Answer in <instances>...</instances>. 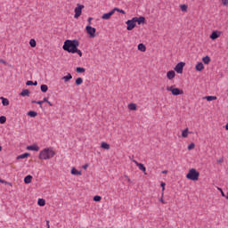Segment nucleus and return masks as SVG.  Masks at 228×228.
I'll use <instances>...</instances> for the list:
<instances>
[{"instance_id": "nucleus-41", "label": "nucleus", "mask_w": 228, "mask_h": 228, "mask_svg": "<svg viewBox=\"0 0 228 228\" xmlns=\"http://www.w3.org/2000/svg\"><path fill=\"white\" fill-rule=\"evenodd\" d=\"M217 190H218V191H220L222 197H225V193L224 192V191L222 190V188L217 187Z\"/></svg>"}, {"instance_id": "nucleus-42", "label": "nucleus", "mask_w": 228, "mask_h": 228, "mask_svg": "<svg viewBox=\"0 0 228 228\" xmlns=\"http://www.w3.org/2000/svg\"><path fill=\"white\" fill-rule=\"evenodd\" d=\"M27 86H33V81L28 80L26 82Z\"/></svg>"}, {"instance_id": "nucleus-29", "label": "nucleus", "mask_w": 228, "mask_h": 228, "mask_svg": "<svg viewBox=\"0 0 228 228\" xmlns=\"http://www.w3.org/2000/svg\"><path fill=\"white\" fill-rule=\"evenodd\" d=\"M77 86H79L80 85H83V78L82 77H77L75 81Z\"/></svg>"}, {"instance_id": "nucleus-40", "label": "nucleus", "mask_w": 228, "mask_h": 228, "mask_svg": "<svg viewBox=\"0 0 228 228\" xmlns=\"http://www.w3.org/2000/svg\"><path fill=\"white\" fill-rule=\"evenodd\" d=\"M32 102L35 103V104H39L40 108H42V104H44V102H42V101H38V102L33 101Z\"/></svg>"}, {"instance_id": "nucleus-44", "label": "nucleus", "mask_w": 228, "mask_h": 228, "mask_svg": "<svg viewBox=\"0 0 228 228\" xmlns=\"http://www.w3.org/2000/svg\"><path fill=\"white\" fill-rule=\"evenodd\" d=\"M93 19H94V18H92V17H89V18H88V20H87L88 22H89V25H88V26H91V25H92V20H93Z\"/></svg>"}, {"instance_id": "nucleus-50", "label": "nucleus", "mask_w": 228, "mask_h": 228, "mask_svg": "<svg viewBox=\"0 0 228 228\" xmlns=\"http://www.w3.org/2000/svg\"><path fill=\"white\" fill-rule=\"evenodd\" d=\"M217 163H224V159L217 160Z\"/></svg>"}, {"instance_id": "nucleus-7", "label": "nucleus", "mask_w": 228, "mask_h": 228, "mask_svg": "<svg viewBox=\"0 0 228 228\" xmlns=\"http://www.w3.org/2000/svg\"><path fill=\"white\" fill-rule=\"evenodd\" d=\"M86 33L89 35L90 38H95V32L97 29L95 28H93L90 25H87L86 27Z\"/></svg>"}, {"instance_id": "nucleus-18", "label": "nucleus", "mask_w": 228, "mask_h": 228, "mask_svg": "<svg viewBox=\"0 0 228 228\" xmlns=\"http://www.w3.org/2000/svg\"><path fill=\"white\" fill-rule=\"evenodd\" d=\"M32 180H33V176L31 175H28L24 178V183L25 184H29Z\"/></svg>"}, {"instance_id": "nucleus-49", "label": "nucleus", "mask_w": 228, "mask_h": 228, "mask_svg": "<svg viewBox=\"0 0 228 228\" xmlns=\"http://www.w3.org/2000/svg\"><path fill=\"white\" fill-rule=\"evenodd\" d=\"M37 85H38V82H37V81L33 82V84H32V86H37Z\"/></svg>"}, {"instance_id": "nucleus-5", "label": "nucleus", "mask_w": 228, "mask_h": 228, "mask_svg": "<svg viewBox=\"0 0 228 228\" xmlns=\"http://www.w3.org/2000/svg\"><path fill=\"white\" fill-rule=\"evenodd\" d=\"M85 8V5L83 4H77V7L75 8L74 12V19H79L81 17V13H83V9Z\"/></svg>"}, {"instance_id": "nucleus-32", "label": "nucleus", "mask_w": 228, "mask_h": 228, "mask_svg": "<svg viewBox=\"0 0 228 228\" xmlns=\"http://www.w3.org/2000/svg\"><path fill=\"white\" fill-rule=\"evenodd\" d=\"M29 45L30 47H37V41L35 39H30L29 40Z\"/></svg>"}, {"instance_id": "nucleus-19", "label": "nucleus", "mask_w": 228, "mask_h": 228, "mask_svg": "<svg viewBox=\"0 0 228 228\" xmlns=\"http://www.w3.org/2000/svg\"><path fill=\"white\" fill-rule=\"evenodd\" d=\"M128 110L130 111H136V110H137L136 103H129L128 104Z\"/></svg>"}, {"instance_id": "nucleus-10", "label": "nucleus", "mask_w": 228, "mask_h": 228, "mask_svg": "<svg viewBox=\"0 0 228 228\" xmlns=\"http://www.w3.org/2000/svg\"><path fill=\"white\" fill-rule=\"evenodd\" d=\"M220 37H222V31L219 30L213 31L210 35L211 40H216V38H220Z\"/></svg>"}, {"instance_id": "nucleus-43", "label": "nucleus", "mask_w": 228, "mask_h": 228, "mask_svg": "<svg viewBox=\"0 0 228 228\" xmlns=\"http://www.w3.org/2000/svg\"><path fill=\"white\" fill-rule=\"evenodd\" d=\"M222 3L224 6L228 5V0H222Z\"/></svg>"}, {"instance_id": "nucleus-11", "label": "nucleus", "mask_w": 228, "mask_h": 228, "mask_svg": "<svg viewBox=\"0 0 228 228\" xmlns=\"http://www.w3.org/2000/svg\"><path fill=\"white\" fill-rule=\"evenodd\" d=\"M115 13V10H111L110 12H107V13H104L102 16V19L103 20H108L109 19H111V16Z\"/></svg>"}, {"instance_id": "nucleus-27", "label": "nucleus", "mask_w": 228, "mask_h": 228, "mask_svg": "<svg viewBox=\"0 0 228 228\" xmlns=\"http://www.w3.org/2000/svg\"><path fill=\"white\" fill-rule=\"evenodd\" d=\"M37 204H38L40 207L43 208L44 206H45V200H44V199H38Z\"/></svg>"}, {"instance_id": "nucleus-8", "label": "nucleus", "mask_w": 228, "mask_h": 228, "mask_svg": "<svg viewBox=\"0 0 228 228\" xmlns=\"http://www.w3.org/2000/svg\"><path fill=\"white\" fill-rule=\"evenodd\" d=\"M184 65H186V63L184 62H179L175 65V71L177 73V74H183V70L184 69Z\"/></svg>"}, {"instance_id": "nucleus-56", "label": "nucleus", "mask_w": 228, "mask_h": 228, "mask_svg": "<svg viewBox=\"0 0 228 228\" xmlns=\"http://www.w3.org/2000/svg\"><path fill=\"white\" fill-rule=\"evenodd\" d=\"M0 63H4V60H0Z\"/></svg>"}, {"instance_id": "nucleus-17", "label": "nucleus", "mask_w": 228, "mask_h": 228, "mask_svg": "<svg viewBox=\"0 0 228 228\" xmlns=\"http://www.w3.org/2000/svg\"><path fill=\"white\" fill-rule=\"evenodd\" d=\"M202 61L205 63V65H209V63H211V58L207 55L202 58Z\"/></svg>"}, {"instance_id": "nucleus-46", "label": "nucleus", "mask_w": 228, "mask_h": 228, "mask_svg": "<svg viewBox=\"0 0 228 228\" xmlns=\"http://www.w3.org/2000/svg\"><path fill=\"white\" fill-rule=\"evenodd\" d=\"M82 168H83L84 170H86V168H88V164H85V165L82 167Z\"/></svg>"}, {"instance_id": "nucleus-6", "label": "nucleus", "mask_w": 228, "mask_h": 228, "mask_svg": "<svg viewBox=\"0 0 228 228\" xmlns=\"http://www.w3.org/2000/svg\"><path fill=\"white\" fill-rule=\"evenodd\" d=\"M126 29L127 31H133V29H134V28H136V20L134 18H133L132 20H128L126 22Z\"/></svg>"}, {"instance_id": "nucleus-37", "label": "nucleus", "mask_w": 228, "mask_h": 228, "mask_svg": "<svg viewBox=\"0 0 228 228\" xmlns=\"http://www.w3.org/2000/svg\"><path fill=\"white\" fill-rule=\"evenodd\" d=\"M188 151H192V149H195V143L191 142L187 147Z\"/></svg>"}, {"instance_id": "nucleus-23", "label": "nucleus", "mask_w": 228, "mask_h": 228, "mask_svg": "<svg viewBox=\"0 0 228 228\" xmlns=\"http://www.w3.org/2000/svg\"><path fill=\"white\" fill-rule=\"evenodd\" d=\"M102 149H104L105 151H110V144L108 142H102L101 144Z\"/></svg>"}, {"instance_id": "nucleus-58", "label": "nucleus", "mask_w": 228, "mask_h": 228, "mask_svg": "<svg viewBox=\"0 0 228 228\" xmlns=\"http://www.w3.org/2000/svg\"><path fill=\"white\" fill-rule=\"evenodd\" d=\"M226 199H227V200H228V192H227V195H226Z\"/></svg>"}, {"instance_id": "nucleus-31", "label": "nucleus", "mask_w": 228, "mask_h": 228, "mask_svg": "<svg viewBox=\"0 0 228 228\" xmlns=\"http://www.w3.org/2000/svg\"><path fill=\"white\" fill-rule=\"evenodd\" d=\"M29 153H23L17 157V159H25V158L28 157Z\"/></svg>"}, {"instance_id": "nucleus-9", "label": "nucleus", "mask_w": 228, "mask_h": 228, "mask_svg": "<svg viewBox=\"0 0 228 228\" xmlns=\"http://www.w3.org/2000/svg\"><path fill=\"white\" fill-rule=\"evenodd\" d=\"M133 163H134V165L138 167L139 170H142V172H143L144 175H147V168L145 167V166H143V164L139 163L135 159H133Z\"/></svg>"}, {"instance_id": "nucleus-22", "label": "nucleus", "mask_w": 228, "mask_h": 228, "mask_svg": "<svg viewBox=\"0 0 228 228\" xmlns=\"http://www.w3.org/2000/svg\"><path fill=\"white\" fill-rule=\"evenodd\" d=\"M71 174L72 175H82L83 173L81 171H77L76 167H72Z\"/></svg>"}, {"instance_id": "nucleus-52", "label": "nucleus", "mask_w": 228, "mask_h": 228, "mask_svg": "<svg viewBox=\"0 0 228 228\" xmlns=\"http://www.w3.org/2000/svg\"><path fill=\"white\" fill-rule=\"evenodd\" d=\"M0 183H2V184H4V183H6V181L0 179Z\"/></svg>"}, {"instance_id": "nucleus-45", "label": "nucleus", "mask_w": 228, "mask_h": 228, "mask_svg": "<svg viewBox=\"0 0 228 228\" xmlns=\"http://www.w3.org/2000/svg\"><path fill=\"white\" fill-rule=\"evenodd\" d=\"M49 102V99H47V97H45L42 101V102Z\"/></svg>"}, {"instance_id": "nucleus-25", "label": "nucleus", "mask_w": 228, "mask_h": 228, "mask_svg": "<svg viewBox=\"0 0 228 228\" xmlns=\"http://www.w3.org/2000/svg\"><path fill=\"white\" fill-rule=\"evenodd\" d=\"M188 134H190V131L188 128H185L184 130H183L182 132L183 138H188Z\"/></svg>"}, {"instance_id": "nucleus-33", "label": "nucleus", "mask_w": 228, "mask_h": 228, "mask_svg": "<svg viewBox=\"0 0 228 228\" xmlns=\"http://www.w3.org/2000/svg\"><path fill=\"white\" fill-rule=\"evenodd\" d=\"M205 99L208 102L216 101V96H206Z\"/></svg>"}, {"instance_id": "nucleus-26", "label": "nucleus", "mask_w": 228, "mask_h": 228, "mask_svg": "<svg viewBox=\"0 0 228 228\" xmlns=\"http://www.w3.org/2000/svg\"><path fill=\"white\" fill-rule=\"evenodd\" d=\"M47 90H49L47 85H41V92H43V94H45Z\"/></svg>"}, {"instance_id": "nucleus-38", "label": "nucleus", "mask_w": 228, "mask_h": 228, "mask_svg": "<svg viewBox=\"0 0 228 228\" xmlns=\"http://www.w3.org/2000/svg\"><path fill=\"white\" fill-rule=\"evenodd\" d=\"M6 122V117L1 116L0 117V124H4Z\"/></svg>"}, {"instance_id": "nucleus-16", "label": "nucleus", "mask_w": 228, "mask_h": 228, "mask_svg": "<svg viewBox=\"0 0 228 228\" xmlns=\"http://www.w3.org/2000/svg\"><path fill=\"white\" fill-rule=\"evenodd\" d=\"M134 19H135V22H138V24H143V22H145V18L143 16L141 17H134Z\"/></svg>"}, {"instance_id": "nucleus-1", "label": "nucleus", "mask_w": 228, "mask_h": 228, "mask_svg": "<svg viewBox=\"0 0 228 228\" xmlns=\"http://www.w3.org/2000/svg\"><path fill=\"white\" fill-rule=\"evenodd\" d=\"M77 47H79V41L77 39H67L62 45L63 51L71 54H78L81 58L83 56V52H81Z\"/></svg>"}, {"instance_id": "nucleus-48", "label": "nucleus", "mask_w": 228, "mask_h": 228, "mask_svg": "<svg viewBox=\"0 0 228 228\" xmlns=\"http://www.w3.org/2000/svg\"><path fill=\"white\" fill-rule=\"evenodd\" d=\"M46 227L51 228V225L49 224V221H46Z\"/></svg>"}, {"instance_id": "nucleus-35", "label": "nucleus", "mask_w": 228, "mask_h": 228, "mask_svg": "<svg viewBox=\"0 0 228 228\" xmlns=\"http://www.w3.org/2000/svg\"><path fill=\"white\" fill-rule=\"evenodd\" d=\"M180 8L183 12H188V5L186 4L180 5Z\"/></svg>"}, {"instance_id": "nucleus-13", "label": "nucleus", "mask_w": 228, "mask_h": 228, "mask_svg": "<svg viewBox=\"0 0 228 228\" xmlns=\"http://www.w3.org/2000/svg\"><path fill=\"white\" fill-rule=\"evenodd\" d=\"M167 79L172 81V79H174V77H175V71H174V70L167 71Z\"/></svg>"}, {"instance_id": "nucleus-54", "label": "nucleus", "mask_w": 228, "mask_h": 228, "mask_svg": "<svg viewBox=\"0 0 228 228\" xmlns=\"http://www.w3.org/2000/svg\"><path fill=\"white\" fill-rule=\"evenodd\" d=\"M162 174H168V171L164 170V171H162Z\"/></svg>"}, {"instance_id": "nucleus-51", "label": "nucleus", "mask_w": 228, "mask_h": 228, "mask_svg": "<svg viewBox=\"0 0 228 228\" xmlns=\"http://www.w3.org/2000/svg\"><path fill=\"white\" fill-rule=\"evenodd\" d=\"M4 184H8V186H12V183H9V182L4 183Z\"/></svg>"}, {"instance_id": "nucleus-12", "label": "nucleus", "mask_w": 228, "mask_h": 228, "mask_svg": "<svg viewBox=\"0 0 228 228\" xmlns=\"http://www.w3.org/2000/svg\"><path fill=\"white\" fill-rule=\"evenodd\" d=\"M27 151H35L36 152H38L40 151V147H38L37 144H32L27 146Z\"/></svg>"}, {"instance_id": "nucleus-20", "label": "nucleus", "mask_w": 228, "mask_h": 228, "mask_svg": "<svg viewBox=\"0 0 228 228\" xmlns=\"http://www.w3.org/2000/svg\"><path fill=\"white\" fill-rule=\"evenodd\" d=\"M64 83H69L70 79H72V75L70 73H68L67 76H64L62 77Z\"/></svg>"}, {"instance_id": "nucleus-21", "label": "nucleus", "mask_w": 228, "mask_h": 228, "mask_svg": "<svg viewBox=\"0 0 228 228\" xmlns=\"http://www.w3.org/2000/svg\"><path fill=\"white\" fill-rule=\"evenodd\" d=\"M0 99L2 100L3 106H9L10 105V101L7 98L0 97Z\"/></svg>"}, {"instance_id": "nucleus-30", "label": "nucleus", "mask_w": 228, "mask_h": 228, "mask_svg": "<svg viewBox=\"0 0 228 228\" xmlns=\"http://www.w3.org/2000/svg\"><path fill=\"white\" fill-rule=\"evenodd\" d=\"M28 117L35 118V117H37V115H38V113H37V111L30 110L28 112Z\"/></svg>"}, {"instance_id": "nucleus-4", "label": "nucleus", "mask_w": 228, "mask_h": 228, "mask_svg": "<svg viewBox=\"0 0 228 228\" xmlns=\"http://www.w3.org/2000/svg\"><path fill=\"white\" fill-rule=\"evenodd\" d=\"M167 92H171L173 95H183L184 94V91L182 89H179L177 87H173V86H167Z\"/></svg>"}, {"instance_id": "nucleus-15", "label": "nucleus", "mask_w": 228, "mask_h": 228, "mask_svg": "<svg viewBox=\"0 0 228 228\" xmlns=\"http://www.w3.org/2000/svg\"><path fill=\"white\" fill-rule=\"evenodd\" d=\"M138 51H141V53H145L147 51V47L143 44H139L137 46Z\"/></svg>"}, {"instance_id": "nucleus-55", "label": "nucleus", "mask_w": 228, "mask_h": 228, "mask_svg": "<svg viewBox=\"0 0 228 228\" xmlns=\"http://www.w3.org/2000/svg\"><path fill=\"white\" fill-rule=\"evenodd\" d=\"M47 104H49V106H53V103H51V102H47Z\"/></svg>"}, {"instance_id": "nucleus-36", "label": "nucleus", "mask_w": 228, "mask_h": 228, "mask_svg": "<svg viewBox=\"0 0 228 228\" xmlns=\"http://www.w3.org/2000/svg\"><path fill=\"white\" fill-rule=\"evenodd\" d=\"M113 10H114V12H118L119 13H123V15H126V11L124 10H120L118 8H114Z\"/></svg>"}, {"instance_id": "nucleus-47", "label": "nucleus", "mask_w": 228, "mask_h": 228, "mask_svg": "<svg viewBox=\"0 0 228 228\" xmlns=\"http://www.w3.org/2000/svg\"><path fill=\"white\" fill-rule=\"evenodd\" d=\"M126 179L127 180L128 183H131V178H129L127 175H125Z\"/></svg>"}, {"instance_id": "nucleus-24", "label": "nucleus", "mask_w": 228, "mask_h": 228, "mask_svg": "<svg viewBox=\"0 0 228 228\" xmlns=\"http://www.w3.org/2000/svg\"><path fill=\"white\" fill-rule=\"evenodd\" d=\"M21 97H29V90L25 89L20 93Z\"/></svg>"}, {"instance_id": "nucleus-39", "label": "nucleus", "mask_w": 228, "mask_h": 228, "mask_svg": "<svg viewBox=\"0 0 228 228\" xmlns=\"http://www.w3.org/2000/svg\"><path fill=\"white\" fill-rule=\"evenodd\" d=\"M160 186H161V188H162V197H163V193H164V191H165V186H167V183H165L164 182H161V183H160Z\"/></svg>"}, {"instance_id": "nucleus-3", "label": "nucleus", "mask_w": 228, "mask_h": 228, "mask_svg": "<svg viewBox=\"0 0 228 228\" xmlns=\"http://www.w3.org/2000/svg\"><path fill=\"white\" fill-rule=\"evenodd\" d=\"M199 177H200V173L195 168L189 169V172L186 175V179L189 181H199Z\"/></svg>"}, {"instance_id": "nucleus-14", "label": "nucleus", "mask_w": 228, "mask_h": 228, "mask_svg": "<svg viewBox=\"0 0 228 228\" xmlns=\"http://www.w3.org/2000/svg\"><path fill=\"white\" fill-rule=\"evenodd\" d=\"M197 72H202L204 70V64L202 62H198L195 66Z\"/></svg>"}, {"instance_id": "nucleus-57", "label": "nucleus", "mask_w": 228, "mask_h": 228, "mask_svg": "<svg viewBox=\"0 0 228 228\" xmlns=\"http://www.w3.org/2000/svg\"><path fill=\"white\" fill-rule=\"evenodd\" d=\"M1 151H3V147L0 146V152H1Z\"/></svg>"}, {"instance_id": "nucleus-34", "label": "nucleus", "mask_w": 228, "mask_h": 228, "mask_svg": "<svg viewBox=\"0 0 228 228\" xmlns=\"http://www.w3.org/2000/svg\"><path fill=\"white\" fill-rule=\"evenodd\" d=\"M94 202H101V200H102V197L98 196V195L94 196Z\"/></svg>"}, {"instance_id": "nucleus-28", "label": "nucleus", "mask_w": 228, "mask_h": 228, "mask_svg": "<svg viewBox=\"0 0 228 228\" xmlns=\"http://www.w3.org/2000/svg\"><path fill=\"white\" fill-rule=\"evenodd\" d=\"M77 72L78 74H83V73L86 72V69L85 68L77 67Z\"/></svg>"}, {"instance_id": "nucleus-2", "label": "nucleus", "mask_w": 228, "mask_h": 228, "mask_svg": "<svg viewBox=\"0 0 228 228\" xmlns=\"http://www.w3.org/2000/svg\"><path fill=\"white\" fill-rule=\"evenodd\" d=\"M56 156V151L53 147H48L43 149L38 155V159L43 161H47L48 159H53Z\"/></svg>"}, {"instance_id": "nucleus-53", "label": "nucleus", "mask_w": 228, "mask_h": 228, "mask_svg": "<svg viewBox=\"0 0 228 228\" xmlns=\"http://www.w3.org/2000/svg\"><path fill=\"white\" fill-rule=\"evenodd\" d=\"M160 202H162V204H165V200H163V198L160 199Z\"/></svg>"}]
</instances>
